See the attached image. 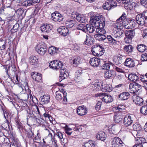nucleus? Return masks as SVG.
I'll return each mask as SVG.
<instances>
[{
  "instance_id": "f257e3e1",
  "label": "nucleus",
  "mask_w": 147,
  "mask_h": 147,
  "mask_svg": "<svg viewBox=\"0 0 147 147\" xmlns=\"http://www.w3.org/2000/svg\"><path fill=\"white\" fill-rule=\"evenodd\" d=\"M102 16H93L90 18V24L86 25V31L92 33L94 31V28H103L105 26V21Z\"/></svg>"
},
{
  "instance_id": "f03ea898",
  "label": "nucleus",
  "mask_w": 147,
  "mask_h": 147,
  "mask_svg": "<svg viewBox=\"0 0 147 147\" xmlns=\"http://www.w3.org/2000/svg\"><path fill=\"white\" fill-rule=\"evenodd\" d=\"M126 14L123 13L121 17L117 19L116 22V24L112 26V29L113 30V33L116 34L115 37H120L122 36L123 34L122 30H121V28L124 27L125 24H124V21L126 18Z\"/></svg>"
},
{
  "instance_id": "7ed1b4c3",
  "label": "nucleus",
  "mask_w": 147,
  "mask_h": 147,
  "mask_svg": "<svg viewBox=\"0 0 147 147\" xmlns=\"http://www.w3.org/2000/svg\"><path fill=\"white\" fill-rule=\"evenodd\" d=\"M141 88L142 86L141 85L136 82H134L129 84V91L131 93L138 94L140 92Z\"/></svg>"
},
{
  "instance_id": "20e7f679",
  "label": "nucleus",
  "mask_w": 147,
  "mask_h": 147,
  "mask_svg": "<svg viewBox=\"0 0 147 147\" xmlns=\"http://www.w3.org/2000/svg\"><path fill=\"white\" fill-rule=\"evenodd\" d=\"M91 49L92 54L95 56H100L105 52L104 49L99 45H93Z\"/></svg>"
},
{
  "instance_id": "39448f33",
  "label": "nucleus",
  "mask_w": 147,
  "mask_h": 147,
  "mask_svg": "<svg viewBox=\"0 0 147 147\" xmlns=\"http://www.w3.org/2000/svg\"><path fill=\"white\" fill-rule=\"evenodd\" d=\"M134 115L132 114L126 115L124 118L123 123L125 127L130 126L133 123L134 119Z\"/></svg>"
},
{
  "instance_id": "423d86ee",
  "label": "nucleus",
  "mask_w": 147,
  "mask_h": 147,
  "mask_svg": "<svg viewBox=\"0 0 147 147\" xmlns=\"http://www.w3.org/2000/svg\"><path fill=\"white\" fill-rule=\"evenodd\" d=\"M35 49L38 54L41 55H44L47 50V45L44 42H41L37 45Z\"/></svg>"
},
{
  "instance_id": "0eeeda50",
  "label": "nucleus",
  "mask_w": 147,
  "mask_h": 147,
  "mask_svg": "<svg viewBox=\"0 0 147 147\" xmlns=\"http://www.w3.org/2000/svg\"><path fill=\"white\" fill-rule=\"evenodd\" d=\"M63 65L61 62H59L57 60L53 61H51L49 64V66L50 67L57 70H60V69L63 68Z\"/></svg>"
},
{
  "instance_id": "6e6552de",
  "label": "nucleus",
  "mask_w": 147,
  "mask_h": 147,
  "mask_svg": "<svg viewBox=\"0 0 147 147\" xmlns=\"http://www.w3.org/2000/svg\"><path fill=\"white\" fill-rule=\"evenodd\" d=\"M111 147H122L123 143L118 137H115L111 139Z\"/></svg>"
},
{
  "instance_id": "1a4fd4ad",
  "label": "nucleus",
  "mask_w": 147,
  "mask_h": 147,
  "mask_svg": "<svg viewBox=\"0 0 147 147\" xmlns=\"http://www.w3.org/2000/svg\"><path fill=\"white\" fill-rule=\"evenodd\" d=\"M105 94H106L103 93H100L96 94L95 96L96 97H99L100 99L106 103H109L110 101V95H105Z\"/></svg>"
},
{
  "instance_id": "9d476101",
  "label": "nucleus",
  "mask_w": 147,
  "mask_h": 147,
  "mask_svg": "<svg viewBox=\"0 0 147 147\" xmlns=\"http://www.w3.org/2000/svg\"><path fill=\"white\" fill-rule=\"evenodd\" d=\"M96 86L98 87V90H101L102 92H109L110 89L109 87L107 84L105 85L104 88L103 87V83L102 82H98L95 83Z\"/></svg>"
},
{
  "instance_id": "9b49d317",
  "label": "nucleus",
  "mask_w": 147,
  "mask_h": 147,
  "mask_svg": "<svg viewBox=\"0 0 147 147\" xmlns=\"http://www.w3.org/2000/svg\"><path fill=\"white\" fill-rule=\"evenodd\" d=\"M127 23L124 25V27L126 29L134 28L136 27V22L134 19H129L127 21Z\"/></svg>"
},
{
  "instance_id": "f8f14e48",
  "label": "nucleus",
  "mask_w": 147,
  "mask_h": 147,
  "mask_svg": "<svg viewBox=\"0 0 147 147\" xmlns=\"http://www.w3.org/2000/svg\"><path fill=\"white\" fill-rule=\"evenodd\" d=\"M81 58L79 56L71 57L69 60L70 63L74 66H77L80 63Z\"/></svg>"
},
{
  "instance_id": "ddd939ff",
  "label": "nucleus",
  "mask_w": 147,
  "mask_h": 147,
  "mask_svg": "<svg viewBox=\"0 0 147 147\" xmlns=\"http://www.w3.org/2000/svg\"><path fill=\"white\" fill-rule=\"evenodd\" d=\"M51 18L54 21L60 22L63 20V18L60 13L55 12L51 14Z\"/></svg>"
},
{
  "instance_id": "4468645a",
  "label": "nucleus",
  "mask_w": 147,
  "mask_h": 147,
  "mask_svg": "<svg viewBox=\"0 0 147 147\" xmlns=\"http://www.w3.org/2000/svg\"><path fill=\"white\" fill-rule=\"evenodd\" d=\"M53 26L50 24H46L42 25L40 29L42 32L48 33L52 30Z\"/></svg>"
},
{
  "instance_id": "2eb2a0df",
  "label": "nucleus",
  "mask_w": 147,
  "mask_h": 147,
  "mask_svg": "<svg viewBox=\"0 0 147 147\" xmlns=\"http://www.w3.org/2000/svg\"><path fill=\"white\" fill-rule=\"evenodd\" d=\"M76 111L78 114L80 116L84 115L87 113V109L86 107L84 106L78 107Z\"/></svg>"
},
{
  "instance_id": "dca6fc26",
  "label": "nucleus",
  "mask_w": 147,
  "mask_h": 147,
  "mask_svg": "<svg viewBox=\"0 0 147 147\" xmlns=\"http://www.w3.org/2000/svg\"><path fill=\"white\" fill-rule=\"evenodd\" d=\"M134 102L138 105H141L143 103V100L142 98L136 95H134L132 97Z\"/></svg>"
},
{
  "instance_id": "f3484780",
  "label": "nucleus",
  "mask_w": 147,
  "mask_h": 147,
  "mask_svg": "<svg viewBox=\"0 0 147 147\" xmlns=\"http://www.w3.org/2000/svg\"><path fill=\"white\" fill-rule=\"evenodd\" d=\"M32 77L33 79L38 82L42 81V75L37 72H33L31 73Z\"/></svg>"
},
{
  "instance_id": "a211bd4d",
  "label": "nucleus",
  "mask_w": 147,
  "mask_h": 147,
  "mask_svg": "<svg viewBox=\"0 0 147 147\" xmlns=\"http://www.w3.org/2000/svg\"><path fill=\"white\" fill-rule=\"evenodd\" d=\"M136 22L139 25L142 26L144 24V21L145 20L141 13L137 15L136 18Z\"/></svg>"
},
{
  "instance_id": "6ab92c4d",
  "label": "nucleus",
  "mask_w": 147,
  "mask_h": 147,
  "mask_svg": "<svg viewBox=\"0 0 147 147\" xmlns=\"http://www.w3.org/2000/svg\"><path fill=\"white\" fill-rule=\"evenodd\" d=\"M89 62L92 66L97 67L100 65V60L99 58L94 57L90 59Z\"/></svg>"
},
{
  "instance_id": "aec40b11",
  "label": "nucleus",
  "mask_w": 147,
  "mask_h": 147,
  "mask_svg": "<svg viewBox=\"0 0 147 147\" xmlns=\"http://www.w3.org/2000/svg\"><path fill=\"white\" fill-rule=\"evenodd\" d=\"M60 34L62 36H66L68 34L69 30L68 28L62 26V27H59L57 30Z\"/></svg>"
},
{
  "instance_id": "412c9836",
  "label": "nucleus",
  "mask_w": 147,
  "mask_h": 147,
  "mask_svg": "<svg viewBox=\"0 0 147 147\" xmlns=\"http://www.w3.org/2000/svg\"><path fill=\"white\" fill-rule=\"evenodd\" d=\"M124 65L125 66L129 67H134L135 66V63L134 61L130 58H127L126 59Z\"/></svg>"
},
{
  "instance_id": "4be33fe9",
  "label": "nucleus",
  "mask_w": 147,
  "mask_h": 147,
  "mask_svg": "<svg viewBox=\"0 0 147 147\" xmlns=\"http://www.w3.org/2000/svg\"><path fill=\"white\" fill-rule=\"evenodd\" d=\"M60 74L59 78H60V79L59 78V81L61 82L62 80L64 79L67 77V72L65 71V69L64 68H62V69H60Z\"/></svg>"
},
{
  "instance_id": "5701e85b",
  "label": "nucleus",
  "mask_w": 147,
  "mask_h": 147,
  "mask_svg": "<svg viewBox=\"0 0 147 147\" xmlns=\"http://www.w3.org/2000/svg\"><path fill=\"white\" fill-rule=\"evenodd\" d=\"M75 15H76V19L78 21L82 23H85L87 21L85 16L83 15L80 14L78 13H76Z\"/></svg>"
},
{
  "instance_id": "b1692460",
  "label": "nucleus",
  "mask_w": 147,
  "mask_h": 147,
  "mask_svg": "<svg viewBox=\"0 0 147 147\" xmlns=\"http://www.w3.org/2000/svg\"><path fill=\"white\" fill-rule=\"evenodd\" d=\"M130 94L128 92H123L119 95V97L121 100H127L129 97Z\"/></svg>"
},
{
  "instance_id": "393cba45",
  "label": "nucleus",
  "mask_w": 147,
  "mask_h": 147,
  "mask_svg": "<svg viewBox=\"0 0 147 147\" xmlns=\"http://www.w3.org/2000/svg\"><path fill=\"white\" fill-rule=\"evenodd\" d=\"M106 136L105 133L101 131L99 132L96 135V138L97 139L104 141L105 140Z\"/></svg>"
},
{
  "instance_id": "a878e982",
  "label": "nucleus",
  "mask_w": 147,
  "mask_h": 147,
  "mask_svg": "<svg viewBox=\"0 0 147 147\" xmlns=\"http://www.w3.org/2000/svg\"><path fill=\"white\" fill-rule=\"evenodd\" d=\"M128 80L132 82L136 81L139 78L137 75L134 73H130L128 76Z\"/></svg>"
},
{
  "instance_id": "bb28decb",
  "label": "nucleus",
  "mask_w": 147,
  "mask_h": 147,
  "mask_svg": "<svg viewBox=\"0 0 147 147\" xmlns=\"http://www.w3.org/2000/svg\"><path fill=\"white\" fill-rule=\"evenodd\" d=\"M38 57L37 56H31L30 57L29 61L31 64L34 65L38 63Z\"/></svg>"
},
{
  "instance_id": "cd10ccee",
  "label": "nucleus",
  "mask_w": 147,
  "mask_h": 147,
  "mask_svg": "<svg viewBox=\"0 0 147 147\" xmlns=\"http://www.w3.org/2000/svg\"><path fill=\"white\" fill-rule=\"evenodd\" d=\"M19 27V24L16 23L13 26V28L11 29V30L8 32V34H10L11 35L9 36V37H11L13 35L12 34L14 33L17 31Z\"/></svg>"
},
{
  "instance_id": "c85d7f7f",
  "label": "nucleus",
  "mask_w": 147,
  "mask_h": 147,
  "mask_svg": "<svg viewBox=\"0 0 147 147\" xmlns=\"http://www.w3.org/2000/svg\"><path fill=\"white\" fill-rule=\"evenodd\" d=\"M133 48L131 45L125 46L123 48L124 52L127 54L131 53L133 50Z\"/></svg>"
},
{
  "instance_id": "c756f323",
  "label": "nucleus",
  "mask_w": 147,
  "mask_h": 147,
  "mask_svg": "<svg viewBox=\"0 0 147 147\" xmlns=\"http://www.w3.org/2000/svg\"><path fill=\"white\" fill-rule=\"evenodd\" d=\"M58 50V49L56 47L51 46L49 48L48 51L49 53L51 55H54L57 53Z\"/></svg>"
},
{
  "instance_id": "7c9ffc66",
  "label": "nucleus",
  "mask_w": 147,
  "mask_h": 147,
  "mask_svg": "<svg viewBox=\"0 0 147 147\" xmlns=\"http://www.w3.org/2000/svg\"><path fill=\"white\" fill-rule=\"evenodd\" d=\"M123 56L119 55L117 56H115L113 58V60L116 64H121L122 62Z\"/></svg>"
},
{
  "instance_id": "2f4dec72",
  "label": "nucleus",
  "mask_w": 147,
  "mask_h": 147,
  "mask_svg": "<svg viewBox=\"0 0 147 147\" xmlns=\"http://www.w3.org/2000/svg\"><path fill=\"white\" fill-rule=\"evenodd\" d=\"M94 41V40L93 37H87L84 43L86 45H90L93 44Z\"/></svg>"
},
{
  "instance_id": "473e14b6",
  "label": "nucleus",
  "mask_w": 147,
  "mask_h": 147,
  "mask_svg": "<svg viewBox=\"0 0 147 147\" xmlns=\"http://www.w3.org/2000/svg\"><path fill=\"white\" fill-rule=\"evenodd\" d=\"M144 141L145 139L144 138H143L138 137L137 138L136 140V144H143V145H144L145 144H147V143L145 142Z\"/></svg>"
},
{
  "instance_id": "72a5a7b5",
  "label": "nucleus",
  "mask_w": 147,
  "mask_h": 147,
  "mask_svg": "<svg viewBox=\"0 0 147 147\" xmlns=\"http://www.w3.org/2000/svg\"><path fill=\"white\" fill-rule=\"evenodd\" d=\"M75 24V22L74 20L67 21L65 22L66 26L69 28L73 27Z\"/></svg>"
},
{
  "instance_id": "f704fd0d",
  "label": "nucleus",
  "mask_w": 147,
  "mask_h": 147,
  "mask_svg": "<svg viewBox=\"0 0 147 147\" xmlns=\"http://www.w3.org/2000/svg\"><path fill=\"white\" fill-rule=\"evenodd\" d=\"M135 32L134 30H126L125 34L126 37H133L135 36Z\"/></svg>"
},
{
  "instance_id": "c9c22d12",
  "label": "nucleus",
  "mask_w": 147,
  "mask_h": 147,
  "mask_svg": "<svg viewBox=\"0 0 147 147\" xmlns=\"http://www.w3.org/2000/svg\"><path fill=\"white\" fill-rule=\"evenodd\" d=\"M94 143V141L90 140L88 142L84 144L83 145V147H94L95 146Z\"/></svg>"
},
{
  "instance_id": "e433bc0d",
  "label": "nucleus",
  "mask_w": 147,
  "mask_h": 147,
  "mask_svg": "<svg viewBox=\"0 0 147 147\" xmlns=\"http://www.w3.org/2000/svg\"><path fill=\"white\" fill-rule=\"evenodd\" d=\"M50 99V96L46 95H43L42 97L41 101L43 104H47L49 102Z\"/></svg>"
},
{
  "instance_id": "4c0bfd02",
  "label": "nucleus",
  "mask_w": 147,
  "mask_h": 147,
  "mask_svg": "<svg viewBox=\"0 0 147 147\" xmlns=\"http://www.w3.org/2000/svg\"><path fill=\"white\" fill-rule=\"evenodd\" d=\"M103 28H97L96 30V32L98 33V35L99 36H104L105 37L104 34L106 33V31L102 29Z\"/></svg>"
},
{
  "instance_id": "58836bf2",
  "label": "nucleus",
  "mask_w": 147,
  "mask_h": 147,
  "mask_svg": "<svg viewBox=\"0 0 147 147\" xmlns=\"http://www.w3.org/2000/svg\"><path fill=\"white\" fill-rule=\"evenodd\" d=\"M137 49L140 52H143L147 49V47L144 45H140L137 47Z\"/></svg>"
},
{
  "instance_id": "ea45409f",
  "label": "nucleus",
  "mask_w": 147,
  "mask_h": 147,
  "mask_svg": "<svg viewBox=\"0 0 147 147\" xmlns=\"http://www.w3.org/2000/svg\"><path fill=\"white\" fill-rule=\"evenodd\" d=\"M140 111L143 115H147V105L142 106L140 109Z\"/></svg>"
},
{
  "instance_id": "a19ab883",
  "label": "nucleus",
  "mask_w": 147,
  "mask_h": 147,
  "mask_svg": "<svg viewBox=\"0 0 147 147\" xmlns=\"http://www.w3.org/2000/svg\"><path fill=\"white\" fill-rule=\"evenodd\" d=\"M110 1L108 0L103 4L102 6L103 9L107 10H110Z\"/></svg>"
},
{
  "instance_id": "79ce46f5",
  "label": "nucleus",
  "mask_w": 147,
  "mask_h": 147,
  "mask_svg": "<svg viewBox=\"0 0 147 147\" xmlns=\"http://www.w3.org/2000/svg\"><path fill=\"white\" fill-rule=\"evenodd\" d=\"M23 6H30L32 5H34V4L32 0H26L23 2L22 3Z\"/></svg>"
},
{
  "instance_id": "37998d69",
  "label": "nucleus",
  "mask_w": 147,
  "mask_h": 147,
  "mask_svg": "<svg viewBox=\"0 0 147 147\" xmlns=\"http://www.w3.org/2000/svg\"><path fill=\"white\" fill-rule=\"evenodd\" d=\"M133 128L134 130L139 131L141 129V125L139 123H135L133 125Z\"/></svg>"
},
{
  "instance_id": "c03bdc74",
  "label": "nucleus",
  "mask_w": 147,
  "mask_h": 147,
  "mask_svg": "<svg viewBox=\"0 0 147 147\" xmlns=\"http://www.w3.org/2000/svg\"><path fill=\"white\" fill-rule=\"evenodd\" d=\"M16 125L18 128L19 129L20 131L22 130L23 129V127L20 121L18 119H17L16 120Z\"/></svg>"
},
{
  "instance_id": "a18cd8bd",
  "label": "nucleus",
  "mask_w": 147,
  "mask_h": 147,
  "mask_svg": "<svg viewBox=\"0 0 147 147\" xmlns=\"http://www.w3.org/2000/svg\"><path fill=\"white\" fill-rule=\"evenodd\" d=\"M113 118L114 121L116 123L119 122L121 121V119L120 116L119 115H114Z\"/></svg>"
},
{
  "instance_id": "49530a36",
  "label": "nucleus",
  "mask_w": 147,
  "mask_h": 147,
  "mask_svg": "<svg viewBox=\"0 0 147 147\" xmlns=\"http://www.w3.org/2000/svg\"><path fill=\"white\" fill-rule=\"evenodd\" d=\"M140 78L142 82H147V73L145 75H141Z\"/></svg>"
},
{
  "instance_id": "de8ad7c7",
  "label": "nucleus",
  "mask_w": 147,
  "mask_h": 147,
  "mask_svg": "<svg viewBox=\"0 0 147 147\" xmlns=\"http://www.w3.org/2000/svg\"><path fill=\"white\" fill-rule=\"evenodd\" d=\"M9 121H6V122L3 124L0 127V128H3L4 129H6L7 127H8V128L10 127L9 126Z\"/></svg>"
},
{
  "instance_id": "09e8293b",
  "label": "nucleus",
  "mask_w": 147,
  "mask_h": 147,
  "mask_svg": "<svg viewBox=\"0 0 147 147\" xmlns=\"http://www.w3.org/2000/svg\"><path fill=\"white\" fill-rule=\"evenodd\" d=\"M62 93L60 92L57 91L56 92L55 98L58 100H61L62 98Z\"/></svg>"
},
{
  "instance_id": "8fccbe9b",
  "label": "nucleus",
  "mask_w": 147,
  "mask_h": 147,
  "mask_svg": "<svg viewBox=\"0 0 147 147\" xmlns=\"http://www.w3.org/2000/svg\"><path fill=\"white\" fill-rule=\"evenodd\" d=\"M86 26L83 24H79L77 27V29L82 30L84 32L86 31Z\"/></svg>"
},
{
  "instance_id": "3c124183",
  "label": "nucleus",
  "mask_w": 147,
  "mask_h": 147,
  "mask_svg": "<svg viewBox=\"0 0 147 147\" xmlns=\"http://www.w3.org/2000/svg\"><path fill=\"white\" fill-rule=\"evenodd\" d=\"M16 13L19 16H22L24 12V9L23 8H20L15 10Z\"/></svg>"
},
{
  "instance_id": "603ef678",
  "label": "nucleus",
  "mask_w": 147,
  "mask_h": 147,
  "mask_svg": "<svg viewBox=\"0 0 147 147\" xmlns=\"http://www.w3.org/2000/svg\"><path fill=\"white\" fill-rule=\"evenodd\" d=\"M110 67V64L109 63H104L102 66V67L103 69L108 70Z\"/></svg>"
},
{
  "instance_id": "864d4df0",
  "label": "nucleus",
  "mask_w": 147,
  "mask_h": 147,
  "mask_svg": "<svg viewBox=\"0 0 147 147\" xmlns=\"http://www.w3.org/2000/svg\"><path fill=\"white\" fill-rule=\"evenodd\" d=\"M12 3V1L11 0H6V2L4 4V7L5 8L10 7L11 4Z\"/></svg>"
},
{
  "instance_id": "5fc2aeb1",
  "label": "nucleus",
  "mask_w": 147,
  "mask_h": 147,
  "mask_svg": "<svg viewBox=\"0 0 147 147\" xmlns=\"http://www.w3.org/2000/svg\"><path fill=\"white\" fill-rule=\"evenodd\" d=\"M82 74V70L80 69H79L77 70L76 71L75 76V77L77 78V77H80Z\"/></svg>"
},
{
  "instance_id": "6e6d98bb",
  "label": "nucleus",
  "mask_w": 147,
  "mask_h": 147,
  "mask_svg": "<svg viewBox=\"0 0 147 147\" xmlns=\"http://www.w3.org/2000/svg\"><path fill=\"white\" fill-rule=\"evenodd\" d=\"M10 147H20L19 143L18 141L12 142L10 145Z\"/></svg>"
},
{
  "instance_id": "4d7b16f0",
  "label": "nucleus",
  "mask_w": 147,
  "mask_h": 147,
  "mask_svg": "<svg viewBox=\"0 0 147 147\" xmlns=\"http://www.w3.org/2000/svg\"><path fill=\"white\" fill-rule=\"evenodd\" d=\"M141 59L143 61H147V53H144L142 55Z\"/></svg>"
},
{
  "instance_id": "13d9d810",
  "label": "nucleus",
  "mask_w": 147,
  "mask_h": 147,
  "mask_svg": "<svg viewBox=\"0 0 147 147\" xmlns=\"http://www.w3.org/2000/svg\"><path fill=\"white\" fill-rule=\"evenodd\" d=\"M117 6V3L113 0H111V9H113Z\"/></svg>"
},
{
  "instance_id": "bf43d9fd",
  "label": "nucleus",
  "mask_w": 147,
  "mask_h": 147,
  "mask_svg": "<svg viewBox=\"0 0 147 147\" xmlns=\"http://www.w3.org/2000/svg\"><path fill=\"white\" fill-rule=\"evenodd\" d=\"M132 37H125V41L126 43L130 44L131 42Z\"/></svg>"
},
{
  "instance_id": "052dcab7",
  "label": "nucleus",
  "mask_w": 147,
  "mask_h": 147,
  "mask_svg": "<svg viewBox=\"0 0 147 147\" xmlns=\"http://www.w3.org/2000/svg\"><path fill=\"white\" fill-rule=\"evenodd\" d=\"M101 102L100 101H98L95 107V109L97 111H99L100 108Z\"/></svg>"
},
{
  "instance_id": "680f3d73",
  "label": "nucleus",
  "mask_w": 147,
  "mask_h": 147,
  "mask_svg": "<svg viewBox=\"0 0 147 147\" xmlns=\"http://www.w3.org/2000/svg\"><path fill=\"white\" fill-rule=\"evenodd\" d=\"M118 108L119 111L120 112H122L123 111H124L126 108V107H125V106L122 105H118Z\"/></svg>"
},
{
  "instance_id": "e2e57ef3",
  "label": "nucleus",
  "mask_w": 147,
  "mask_h": 147,
  "mask_svg": "<svg viewBox=\"0 0 147 147\" xmlns=\"http://www.w3.org/2000/svg\"><path fill=\"white\" fill-rule=\"evenodd\" d=\"M140 2L143 6L147 8V0H140Z\"/></svg>"
},
{
  "instance_id": "0e129e2a",
  "label": "nucleus",
  "mask_w": 147,
  "mask_h": 147,
  "mask_svg": "<svg viewBox=\"0 0 147 147\" xmlns=\"http://www.w3.org/2000/svg\"><path fill=\"white\" fill-rule=\"evenodd\" d=\"M109 70L106 72L104 74L105 77L106 79H109L110 77V73L109 72Z\"/></svg>"
},
{
  "instance_id": "69168bd1",
  "label": "nucleus",
  "mask_w": 147,
  "mask_h": 147,
  "mask_svg": "<svg viewBox=\"0 0 147 147\" xmlns=\"http://www.w3.org/2000/svg\"><path fill=\"white\" fill-rule=\"evenodd\" d=\"M130 0H117L119 3H121L123 4L128 3Z\"/></svg>"
},
{
  "instance_id": "338daca9",
  "label": "nucleus",
  "mask_w": 147,
  "mask_h": 147,
  "mask_svg": "<svg viewBox=\"0 0 147 147\" xmlns=\"http://www.w3.org/2000/svg\"><path fill=\"white\" fill-rule=\"evenodd\" d=\"M34 135V134L33 132L32 131L28 132V137L30 139H32L33 141H34V139L32 138V137Z\"/></svg>"
},
{
  "instance_id": "774afa93",
  "label": "nucleus",
  "mask_w": 147,
  "mask_h": 147,
  "mask_svg": "<svg viewBox=\"0 0 147 147\" xmlns=\"http://www.w3.org/2000/svg\"><path fill=\"white\" fill-rule=\"evenodd\" d=\"M63 134L60 132H57L56 134V135L60 139L63 138Z\"/></svg>"
}]
</instances>
